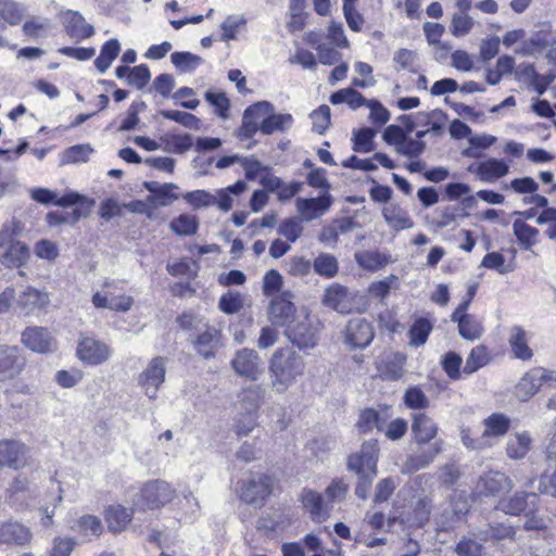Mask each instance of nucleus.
<instances>
[{
  "instance_id": "bf43d9fd",
  "label": "nucleus",
  "mask_w": 556,
  "mask_h": 556,
  "mask_svg": "<svg viewBox=\"0 0 556 556\" xmlns=\"http://www.w3.org/2000/svg\"><path fill=\"white\" fill-rule=\"evenodd\" d=\"M166 150L174 153H185L193 146V138L189 134L170 135L166 138Z\"/></svg>"
},
{
  "instance_id": "c756f323",
  "label": "nucleus",
  "mask_w": 556,
  "mask_h": 556,
  "mask_svg": "<svg viewBox=\"0 0 556 556\" xmlns=\"http://www.w3.org/2000/svg\"><path fill=\"white\" fill-rule=\"evenodd\" d=\"M178 186L172 182L163 184L162 189H160L155 194H150L146 199L147 210L142 211L149 217H151L150 208H159L164 206H169L174 201L179 199L177 193H174L173 190H177Z\"/></svg>"
},
{
  "instance_id": "bb28decb",
  "label": "nucleus",
  "mask_w": 556,
  "mask_h": 556,
  "mask_svg": "<svg viewBox=\"0 0 556 556\" xmlns=\"http://www.w3.org/2000/svg\"><path fill=\"white\" fill-rule=\"evenodd\" d=\"M469 170L475 172L482 181L493 182L508 174L509 165L502 160L489 159L480 163L476 169L470 166Z\"/></svg>"
},
{
  "instance_id": "6e6552de",
  "label": "nucleus",
  "mask_w": 556,
  "mask_h": 556,
  "mask_svg": "<svg viewBox=\"0 0 556 556\" xmlns=\"http://www.w3.org/2000/svg\"><path fill=\"white\" fill-rule=\"evenodd\" d=\"M323 304L340 314H349L355 308V295L346 287L332 283L324 292Z\"/></svg>"
},
{
  "instance_id": "0eeeda50",
  "label": "nucleus",
  "mask_w": 556,
  "mask_h": 556,
  "mask_svg": "<svg viewBox=\"0 0 556 556\" xmlns=\"http://www.w3.org/2000/svg\"><path fill=\"white\" fill-rule=\"evenodd\" d=\"M333 203L332 195L325 191L317 198H298L295 201L296 212L304 222H312L324 216Z\"/></svg>"
},
{
  "instance_id": "5fc2aeb1",
  "label": "nucleus",
  "mask_w": 556,
  "mask_h": 556,
  "mask_svg": "<svg viewBox=\"0 0 556 556\" xmlns=\"http://www.w3.org/2000/svg\"><path fill=\"white\" fill-rule=\"evenodd\" d=\"M165 372V359L163 357H154L142 372V376L147 382H163Z\"/></svg>"
},
{
  "instance_id": "58836bf2",
  "label": "nucleus",
  "mask_w": 556,
  "mask_h": 556,
  "mask_svg": "<svg viewBox=\"0 0 556 556\" xmlns=\"http://www.w3.org/2000/svg\"><path fill=\"white\" fill-rule=\"evenodd\" d=\"M169 229L180 237H190L198 232L199 220L197 216L184 213L169 223Z\"/></svg>"
},
{
  "instance_id": "39448f33",
  "label": "nucleus",
  "mask_w": 556,
  "mask_h": 556,
  "mask_svg": "<svg viewBox=\"0 0 556 556\" xmlns=\"http://www.w3.org/2000/svg\"><path fill=\"white\" fill-rule=\"evenodd\" d=\"M173 495L174 490L167 482L161 480L150 481L141 488L136 505L142 510L157 509L169 503Z\"/></svg>"
},
{
  "instance_id": "09e8293b",
  "label": "nucleus",
  "mask_w": 556,
  "mask_h": 556,
  "mask_svg": "<svg viewBox=\"0 0 556 556\" xmlns=\"http://www.w3.org/2000/svg\"><path fill=\"white\" fill-rule=\"evenodd\" d=\"M92 151L93 149L89 144L73 146L62 153L61 163H85L88 161L89 155L92 153Z\"/></svg>"
},
{
  "instance_id": "69168bd1",
  "label": "nucleus",
  "mask_w": 556,
  "mask_h": 556,
  "mask_svg": "<svg viewBox=\"0 0 556 556\" xmlns=\"http://www.w3.org/2000/svg\"><path fill=\"white\" fill-rule=\"evenodd\" d=\"M164 118L175 121L185 127L199 129V119L193 114L177 111V110H165L161 112Z\"/></svg>"
},
{
  "instance_id": "cd10ccee",
  "label": "nucleus",
  "mask_w": 556,
  "mask_h": 556,
  "mask_svg": "<svg viewBox=\"0 0 556 556\" xmlns=\"http://www.w3.org/2000/svg\"><path fill=\"white\" fill-rule=\"evenodd\" d=\"M108 529L112 533H119L125 530L132 519V510L122 505H111L104 513Z\"/></svg>"
},
{
  "instance_id": "5701e85b",
  "label": "nucleus",
  "mask_w": 556,
  "mask_h": 556,
  "mask_svg": "<svg viewBox=\"0 0 556 556\" xmlns=\"http://www.w3.org/2000/svg\"><path fill=\"white\" fill-rule=\"evenodd\" d=\"M406 357L402 354H386L377 362V370L382 380H399L402 378Z\"/></svg>"
},
{
  "instance_id": "c9c22d12",
  "label": "nucleus",
  "mask_w": 556,
  "mask_h": 556,
  "mask_svg": "<svg viewBox=\"0 0 556 556\" xmlns=\"http://www.w3.org/2000/svg\"><path fill=\"white\" fill-rule=\"evenodd\" d=\"M292 123L293 117L291 114H275L273 110L262 118L260 131L264 135L285 131L291 127Z\"/></svg>"
},
{
  "instance_id": "f03ea898",
  "label": "nucleus",
  "mask_w": 556,
  "mask_h": 556,
  "mask_svg": "<svg viewBox=\"0 0 556 556\" xmlns=\"http://www.w3.org/2000/svg\"><path fill=\"white\" fill-rule=\"evenodd\" d=\"M320 330L319 318L302 308L286 329V336L299 349H312L318 342Z\"/></svg>"
},
{
  "instance_id": "423d86ee",
  "label": "nucleus",
  "mask_w": 556,
  "mask_h": 556,
  "mask_svg": "<svg viewBox=\"0 0 556 556\" xmlns=\"http://www.w3.org/2000/svg\"><path fill=\"white\" fill-rule=\"evenodd\" d=\"M540 497L534 492L517 491L511 497L501 500L496 509L510 516H525L536 514L539 510Z\"/></svg>"
},
{
  "instance_id": "e2e57ef3",
  "label": "nucleus",
  "mask_w": 556,
  "mask_h": 556,
  "mask_svg": "<svg viewBox=\"0 0 556 556\" xmlns=\"http://www.w3.org/2000/svg\"><path fill=\"white\" fill-rule=\"evenodd\" d=\"M489 533L494 542H500L506 539L515 541L516 528L509 523L489 522Z\"/></svg>"
},
{
  "instance_id": "8fccbe9b",
  "label": "nucleus",
  "mask_w": 556,
  "mask_h": 556,
  "mask_svg": "<svg viewBox=\"0 0 556 556\" xmlns=\"http://www.w3.org/2000/svg\"><path fill=\"white\" fill-rule=\"evenodd\" d=\"M490 361L489 353L484 345H477L473 348L466 359L464 367L465 372H475L482 366L486 365Z\"/></svg>"
},
{
  "instance_id": "473e14b6",
  "label": "nucleus",
  "mask_w": 556,
  "mask_h": 556,
  "mask_svg": "<svg viewBox=\"0 0 556 556\" xmlns=\"http://www.w3.org/2000/svg\"><path fill=\"white\" fill-rule=\"evenodd\" d=\"M508 342L516 358L521 361H529L532 358L533 352L528 345L527 333L521 327L514 326L510 329Z\"/></svg>"
},
{
  "instance_id": "aec40b11",
  "label": "nucleus",
  "mask_w": 556,
  "mask_h": 556,
  "mask_svg": "<svg viewBox=\"0 0 556 556\" xmlns=\"http://www.w3.org/2000/svg\"><path fill=\"white\" fill-rule=\"evenodd\" d=\"M220 340V331L214 327L204 325V330L192 339L195 351L204 358H211L215 355Z\"/></svg>"
},
{
  "instance_id": "a18cd8bd",
  "label": "nucleus",
  "mask_w": 556,
  "mask_h": 556,
  "mask_svg": "<svg viewBox=\"0 0 556 556\" xmlns=\"http://www.w3.org/2000/svg\"><path fill=\"white\" fill-rule=\"evenodd\" d=\"M121 46L117 39L106 41L96 59L94 65L100 72H105L112 64L113 60L118 55Z\"/></svg>"
},
{
  "instance_id": "ea45409f",
  "label": "nucleus",
  "mask_w": 556,
  "mask_h": 556,
  "mask_svg": "<svg viewBox=\"0 0 556 556\" xmlns=\"http://www.w3.org/2000/svg\"><path fill=\"white\" fill-rule=\"evenodd\" d=\"M330 102L334 105L346 103L352 110H356L365 105L367 99L353 88H343L330 96Z\"/></svg>"
},
{
  "instance_id": "9b49d317",
  "label": "nucleus",
  "mask_w": 556,
  "mask_h": 556,
  "mask_svg": "<svg viewBox=\"0 0 556 556\" xmlns=\"http://www.w3.org/2000/svg\"><path fill=\"white\" fill-rule=\"evenodd\" d=\"M27 446L14 439L0 441V468L8 467L17 470L26 463Z\"/></svg>"
},
{
  "instance_id": "ddd939ff",
  "label": "nucleus",
  "mask_w": 556,
  "mask_h": 556,
  "mask_svg": "<svg viewBox=\"0 0 556 556\" xmlns=\"http://www.w3.org/2000/svg\"><path fill=\"white\" fill-rule=\"evenodd\" d=\"M231 364L235 371L244 379L257 380L262 372V362L253 350H240Z\"/></svg>"
},
{
  "instance_id": "4d7b16f0",
  "label": "nucleus",
  "mask_w": 556,
  "mask_h": 556,
  "mask_svg": "<svg viewBox=\"0 0 556 556\" xmlns=\"http://www.w3.org/2000/svg\"><path fill=\"white\" fill-rule=\"evenodd\" d=\"M172 63L182 72H190L202 63V59L190 52H174L170 55Z\"/></svg>"
},
{
  "instance_id": "13d9d810",
  "label": "nucleus",
  "mask_w": 556,
  "mask_h": 556,
  "mask_svg": "<svg viewBox=\"0 0 556 556\" xmlns=\"http://www.w3.org/2000/svg\"><path fill=\"white\" fill-rule=\"evenodd\" d=\"M475 21L467 14L455 13L451 22V33L455 37H464L472 29Z\"/></svg>"
},
{
  "instance_id": "2eb2a0df",
  "label": "nucleus",
  "mask_w": 556,
  "mask_h": 556,
  "mask_svg": "<svg viewBox=\"0 0 556 556\" xmlns=\"http://www.w3.org/2000/svg\"><path fill=\"white\" fill-rule=\"evenodd\" d=\"M299 502L308 511L314 522H324L330 516L324 495L313 489L304 488L299 495Z\"/></svg>"
},
{
  "instance_id": "f704fd0d",
  "label": "nucleus",
  "mask_w": 556,
  "mask_h": 556,
  "mask_svg": "<svg viewBox=\"0 0 556 556\" xmlns=\"http://www.w3.org/2000/svg\"><path fill=\"white\" fill-rule=\"evenodd\" d=\"M29 257L28 247L21 241H11L1 263L8 268L21 267Z\"/></svg>"
},
{
  "instance_id": "79ce46f5",
  "label": "nucleus",
  "mask_w": 556,
  "mask_h": 556,
  "mask_svg": "<svg viewBox=\"0 0 556 556\" xmlns=\"http://www.w3.org/2000/svg\"><path fill=\"white\" fill-rule=\"evenodd\" d=\"M313 268L321 277L333 278L339 271V263L332 254L320 253L314 260Z\"/></svg>"
},
{
  "instance_id": "864d4df0",
  "label": "nucleus",
  "mask_w": 556,
  "mask_h": 556,
  "mask_svg": "<svg viewBox=\"0 0 556 556\" xmlns=\"http://www.w3.org/2000/svg\"><path fill=\"white\" fill-rule=\"evenodd\" d=\"M458 332L462 338L468 341H475L481 338L483 327L481 323L472 315L460 321Z\"/></svg>"
},
{
  "instance_id": "e433bc0d",
  "label": "nucleus",
  "mask_w": 556,
  "mask_h": 556,
  "mask_svg": "<svg viewBox=\"0 0 556 556\" xmlns=\"http://www.w3.org/2000/svg\"><path fill=\"white\" fill-rule=\"evenodd\" d=\"M384 424L386 419L377 409L367 407L361 410L356 427L361 433L367 434L371 432L374 428H376L378 431H381L384 427Z\"/></svg>"
},
{
  "instance_id": "6ab92c4d",
  "label": "nucleus",
  "mask_w": 556,
  "mask_h": 556,
  "mask_svg": "<svg viewBox=\"0 0 556 556\" xmlns=\"http://www.w3.org/2000/svg\"><path fill=\"white\" fill-rule=\"evenodd\" d=\"M134 298L127 294H114L110 291L96 292L92 295V304L97 308H108L114 312L126 313L134 305Z\"/></svg>"
},
{
  "instance_id": "f3484780",
  "label": "nucleus",
  "mask_w": 556,
  "mask_h": 556,
  "mask_svg": "<svg viewBox=\"0 0 556 556\" xmlns=\"http://www.w3.org/2000/svg\"><path fill=\"white\" fill-rule=\"evenodd\" d=\"M78 357L89 364H100L111 355V349L104 342L93 338H84L77 346Z\"/></svg>"
},
{
  "instance_id": "7ed1b4c3",
  "label": "nucleus",
  "mask_w": 556,
  "mask_h": 556,
  "mask_svg": "<svg viewBox=\"0 0 556 556\" xmlns=\"http://www.w3.org/2000/svg\"><path fill=\"white\" fill-rule=\"evenodd\" d=\"M274 481L267 473H252L240 488V501L253 506L262 508L273 492Z\"/></svg>"
},
{
  "instance_id": "412c9836",
  "label": "nucleus",
  "mask_w": 556,
  "mask_h": 556,
  "mask_svg": "<svg viewBox=\"0 0 556 556\" xmlns=\"http://www.w3.org/2000/svg\"><path fill=\"white\" fill-rule=\"evenodd\" d=\"M31 536L29 528L17 521L0 525V544L24 546L30 542Z\"/></svg>"
},
{
  "instance_id": "680f3d73",
  "label": "nucleus",
  "mask_w": 556,
  "mask_h": 556,
  "mask_svg": "<svg viewBox=\"0 0 556 556\" xmlns=\"http://www.w3.org/2000/svg\"><path fill=\"white\" fill-rule=\"evenodd\" d=\"M425 149L426 144L422 140H415L405 136L403 140L397 143V149L395 151L412 159L422 154Z\"/></svg>"
},
{
  "instance_id": "052dcab7",
  "label": "nucleus",
  "mask_w": 556,
  "mask_h": 556,
  "mask_svg": "<svg viewBox=\"0 0 556 556\" xmlns=\"http://www.w3.org/2000/svg\"><path fill=\"white\" fill-rule=\"evenodd\" d=\"M303 232V226L296 218H287L278 227V233L290 242H295Z\"/></svg>"
},
{
  "instance_id": "9d476101",
  "label": "nucleus",
  "mask_w": 556,
  "mask_h": 556,
  "mask_svg": "<svg viewBox=\"0 0 556 556\" xmlns=\"http://www.w3.org/2000/svg\"><path fill=\"white\" fill-rule=\"evenodd\" d=\"M345 343L352 349H364L374 339L371 325L362 317H355L348 321L344 329Z\"/></svg>"
},
{
  "instance_id": "a211bd4d",
  "label": "nucleus",
  "mask_w": 556,
  "mask_h": 556,
  "mask_svg": "<svg viewBox=\"0 0 556 556\" xmlns=\"http://www.w3.org/2000/svg\"><path fill=\"white\" fill-rule=\"evenodd\" d=\"M50 302L49 294L45 290L36 289L31 286H25L16 299V306L25 315L41 309Z\"/></svg>"
},
{
  "instance_id": "dca6fc26",
  "label": "nucleus",
  "mask_w": 556,
  "mask_h": 556,
  "mask_svg": "<svg viewBox=\"0 0 556 556\" xmlns=\"http://www.w3.org/2000/svg\"><path fill=\"white\" fill-rule=\"evenodd\" d=\"M295 315V307L291 302V294L289 292H283L271 301L268 312L271 323L287 329Z\"/></svg>"
},
{
  "instance_id": "4c0bfd02",
  "label": "nucleus",
  "mask_w": 556,
  "mask_h": 556,
  "mask_svg": "<svg viewBox=\"0 0 556 556\" xmlns=\"http://www.w3.org/2000/svg\"><path fill=\"white\" fill-rule=\"evenodd\" d=\"M513 231L518 243L525 250H531L538 243L539 230L523 220L516 219L513 223Z\"/></svg>"
},
{
  "instance_id": "a19ab883",
  "label": "nucleus",
  "mask_w": 556,
  "mask_h": 556,
  "mask_svg": "<svg viewBox=\"0 0 556 556\" xmlns=\"http://www.w3.org/2000/svg\"><path fill=\"white\" fill-rule=\"evenodd\" d=\"M531 438L527 432L517 433L515 439L508 440L506 454L510 459H522L530 451Z\"/></svg>"
},
{
  "instance_id": "49530a36",
  "label": "nucleus",
  "mask_w": 556,
  "mask_h": 556,
  "mask_svg": "<svg viewBox=\"0 0 556 556\" xmlns=\"http://www.w3.org/2000/svg\"><path fill=\"white\" fill-rule=\"evenodd\" d=\"M366 458L365 455H361L359 453H353L349 455L346 460V468L349 471H353L358 475H365L367 471L378 470L377 465L375 464L374 457Z\"/></svg>"
},
{
  "instance_id": "774afa93",
  "label": "nucleus",
  "mask_w": 556,
  "mask_h": 556,
  "mask_svg": "<svg viewBox=\"0 0 556 556\" xmlns=\"http://www.w3.org/2000/svg\"><path fill=\"white\" fill-rule=\"evenodd\" d=\"M77 542L71 536H55L49 556H71Z\"/></svg>"
},
{
  "instance_id": "f257e3e1",
  "label": "nucleus",
  "mask_w": 556,
  "mask_h": 556,
  "mask_svg": "<svg viewBox=\"0 0 556 556\" xmlns=\"http://www.w3.org/2000/svg\"><path fill=\"white\" fill-rule=\"evenodd\" d=\"M262 384H250L238 395L235 432L238 437L248 435L256 426L257 410L262 399Z\"/></svg>"
},
{
  "instance_id": "de8ad7c7",
  "label": "nucleus",
  "mask_w": 556,
  "mask_h": 556,
  "mask_svg": "<svg viewBox=\"0 0 556 556\" xmlns=\"http://www.w3.org/2000/svg\"><path fill=\"white\" fill-rule=\"evenodd\" d=\"M184 199L194 210L206 208L216 203L215 194L203 189L187 192Z\"/></svg>"
},
{
  "instance_id": "603ef678",
  "label": "nucleus",
  "mask_w": 556,
  "mask_h": 556,
  "mask_svg": "<svg viewBox=\"0 0 556 556\" xmlns=\"http://www.w3.org/2000/svg\"><path fill=\"white\" fill-rule=\"evenodd\" d=\"M247 24V18L242 14L229 15L222 23L223 40H233L240 28Z\"/></svg>"
},
{
  "instance_id": "2f4dec72",
  "label": "nucleus",
  "mask_w": 556,
  "mask_h": 556,
  "mask_svg": "<svg viewBox=\"0 0 556 556\" xmlns=\"http://www.w3.org/2000/svg\"><path fill=\"white\" fill-rule=\"evenodd\" d=\"M484 431L482 432L485 441L489 438L505 435L511 426L510 418L503 413H493L483 420Z\"/></svg>"
},
{
  "instance_id": "1a4fd4ad",
  "label": "nucleus",
  "mask_w": 556,
  "mask_h": 556,
  "mask_svg": "<svg viewBox=\"0 0 556 556\" xmlns=\"http://www.w3.org/2000/svg\"><path fill=\"white\" fill-rule=\"evenodd\" d=\"M513 489L511 480L501 471H488L477 481L475 493L484 496H496Z\"/></svg>"
},
{
  "instance_id": "4468645a",
  "label": "nucleus",
  "mask_w": 556,
  "mask_h": 556,
  "mask_svg": "<svg viewBox=\"0 0 556 556\" xmlns=\"http://www.w3.org/2000/svg\"><path fill=\"white\" fill-rule=\"evenodd\" d=\"M22 342L37 353H49L55 350L56 342L51 333L42 327H29L22 333Z\"/></svg>"
},
{
  "instance_id": "4be33fe9",
  "label": "nucleus",
  "mask_w": 556,
  "mask_h": 556,
  "mask_svg": "<svg viewBox=\"0 0 556 556\" xmlns=\"http://www.w3.org/2000/svg\"><path fill=\"white\" fill-rule=\"evenodd\" d=\"M546 453L548 459H556V430L547 445ZM539 491L541 494L556 498V464L554 466L548 465V467L541 473L539 478Z\"/></svg>"
},
{
  "instance_id": "7c9ffc66",
  "label": "nucleus",
  "mask_w": 556,
  "mask_h": 556,
  "mask_svg": "<svg viewBox=\"0 0 556 556\" xmlns=\"http://www.w3.org/2000/svg\"><path fill=\"white\" fill-rule=\"evenodd\" d=\"M412 431L418 444L430 442L438 432L435 424L426 414L419 413L414 416Z\"/></svg>"
},
{
  "instance_id": "f8f14e48",
  "label": "nucleus",
  "mask_w": 556,
  "mask_h": 556,
  "mask_svg": "<svg viewBox=\"0 0 556 556\" xmlns=\"http://www.w3.org/2000/svg\"><path fill=\"white\" fill-rule=\"evenodd\" d=\"M273 111V104L267 101L257 102L249 106L243 114L239 135L249 139L260 130L262 118Z\"/></svg>"
},
{
  "instance_id": "a878e982",
  "label": "nucleus",
  "mask_w": 556,
  "mask_h": 556,
  "mask_svg": "<svg viewBox=\"0 0 556 556\" xmlns=\"http://www.w3.org/2000/svg\"><path fill=\"white\" fill-rule=\"evenodd\" d=\"M24 365V358L16 348L0 349V379H13Z\"/></svg>"
},
{
  "instance_id": "393cba45",
  "label": "nucleus",
  "mask_w": 556,
  "mask_h": 556,
  "mask_svg": "<svg viewBox=\"0 0 556 556\" xmlns=\"http://www.w3.org/2000/svg\"><path fill=\"white\" fill-rule=\"evenodd\" d=\"M248 190L249 186L243 180H238L231 186L220 188L215 193V205L223 212H229L237 204V199Z\"/></svg>"
},
{
  "instance_id": "0e129e2a",
  "label": "nucleus",
  "mask_w": 556,
  "mask_h": 556,
  "mask_svg": "<svg viewBox=\"0 0 556 556\" xmlns=\"http://www.w3.org/2000/svg\"><path fill=\"white\" fill-rule=\"evenodd\" d=\"M404 404L412 409H421L428 406V399L418 386H413L404 394Z\"/></svg>"
},
{
  "instance_id": "c85d7f7f",
  "label": "nucleus",
  "mask_w": 556,
  "mask_h": 556,
  "mask_svg": "<svg viewBox=\"0 0 556 556\" xmlns=\"http://www.w3.org/2000/svg\"><path fill=\"white\" fill-rule=\"evenodd\" d=\"M382 216L386 223L395 231L409 229L414 226L408 213L395 203L387 204L382 210Z\"/></svg>"
},
{
  "instance_id": "3c124183",
  "label": "nucleus",
  "mask_w": 556,
  "mask_h": 556,
  "mask_svg": "<svg viewBox=\"0 0 556 556\" xmlns=\"http://www.w3.org/2000/svg\"><path fill=\"white\" fill-rule=\"evenodd\" d=\"M243 298L238 291H228L218 302V308L228 315L238 313L243 307Z\"/></svg>"
},
{
  "instance_id": "c03bdc74",
  "label": "nucleus",
  "mask_w": 556,
  "mask_h": 556,
  "mask_svg": "<svg viewBox=\"0 0 556 556\" xmlns=\"http://www.w3.org/2000/svg\"><path fill=\"white\" fill-rule=\"evenodd\" d=\"M441 452L440 447H435L433 451L420 454L409 455L403 465L404 473H414L424 468H427L433 460L434 456Z\"/></svg>"
},
{
  "instance_id": "72a5a7b5",
  "label": "nucleus",
  "mask_w": 556,
  "mask_h": 556,
  "mask_svg": "<svg viewBox=\"0 0 556 556\" xmlns=\"http://www.w3.org/2000/svg\"><path fill=\"white\" fill-rule=\"evenodd\" d=\"M433 329V323L426 317H418L408 329V345L420 348L426 344L430 332Z\"/></svg>"
},
{
  "instance_id": "6e6d98bb",
  "label": "nucleus",
  "mask_w": 556,
  "mask_h": 556,
  "mask_svg": "<svg viewBox=\"0 0 556 556\" xmlns=\"http://www.w3.org/2000/svg\"><path fill=\"white\" fill-rule=\"evenodd\" d=\"M454 552L457 556H483L484 546L475 539L463 536L455 545Z\"/></svg>"
},
{
  "instance_id": "338daca9",
  "label": "nucleus",
  "mask_w": 556,
  "mask_h": 556,
  "mask_svg": "<svg viewBox=\"0 0 556 556\" xmlns=\"http://www.w3.org/2000/svg\"><path fill=\"white\" fill-rule=\"evenodd\" d=\"M330 116V108L326 104L320 105L311 114L313 129L317 134L323 135L329 127Z\"/></svg>"
},
{
  "instance_id": "b1692460",
  "label": "nucleus",
  "mask_w": 556,
  "mask_h": 556,
  "mask_svg": "<svg viewBox=\"0 0 556 556\" xmlns=\"http://www.w3.org/2000/svg\"><path fill=\"white\" fill-rule=\"evenodd\" d=\"M64 28L66 34L79 41L93 35V27L86 22L84 16L74 11H68L64 15Z\"/></svg>"
},
{
  "instance_id": "37998d69",
  "label": "nucleus",
  "mask_w": 556,
  "mask_h": 556,
  "mask_svg": "<svg viewBox=\"0 0 556 556\" xmlns=\"http://www.w3.org/2000/svg\"><path fill=\"white\" fill-rule=\"evenodd\" d=\"M377 131L371 128H361L353 131V150L359 153H369L375 150V136Z\"/></svg>"
},
{
  "instance_id": "20e7f679",
  "label": "nucleus",
  "mask_w": 556,
  "mask_h": 556,
  "mask_svg": "<svg viewBox=\"0 0 556 556\" xmlns=\"http://www.w3.org/2000/svg\"><path fill=\"white\" fill-rule=\"evenodd\" d=\"M269 369L279 380H292L303 372L304 363L294 350L281 348L273 354Z\"/></svg>"
}]
</instances>
